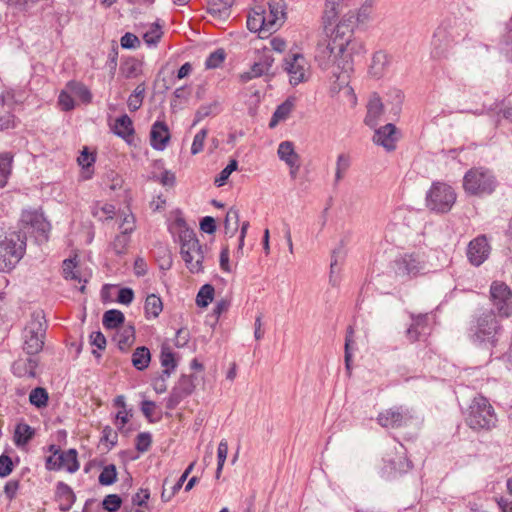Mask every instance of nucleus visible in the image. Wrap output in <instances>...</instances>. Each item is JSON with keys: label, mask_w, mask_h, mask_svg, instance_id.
Returning <instances> with one entry per match:
<instances>
[{"label": "nucleus", "mask_w": 512, "mask_h": 512, "mask_svg": "<svg viewBox=\"0 0 512 512\" xmlns=\"http://www.w3.org/2000/svg\"><path fill=\"white\" fill-rule=\"evenodd\" d=\"M13 124L11 104L6 103L4 97H0V129H7Z\"/></svg>", "instance_id": "obj_41"}, {"label": "nucleus", "mask_w": 512, "mask_h": 512, "mask_svg": "<svg viewBox=\"0 0 512 512\" xmlns=\"http://www.w3.org/2000/svg\"><path fill=\"white\" fill-rule=\"evenodd\" d=\"M206 136H207V130L206 129H201L194 137L193 139V143H192V146H191V153L192 154H197L199 152L202 151L203 149V146H204V141L206 139Z\"/></svg>", "instance_id": "obj_60"}, {"label": "nucleus", "mask_w": 512, "mask_h": 512, "mask_svg": "<svg viewBox=\"0 0 512 512\" xmlns=\"http://www.w3.org/2000/svg\"><path fill=\"white\" fill-rule=\"evenodd\" d=\"M144 308L147 318H157L163 310V303L161 298L155 294L148 295L145 300Z\"/></svg>", "instance_id": "obj_35"}, {"label": "nucleus", "mask_w": 512, "mask_h": 512, "mask_svg": "<svg viewBox=\"0 0 512 512\" xmlns=\"http://www.w3.org/2000/svg\"><path fill=\"white\" fill-rule=\"evenodd\" d=\"M180 255L186 268L192 274L204 272L203 262L207 246L202 245L193 230L184 228L180 234Z\"/></svg>", "instance_id": "obj_3"}, {"label": "nucleus", "mask_w": 512, "mask_h": 512, "mask_svg": "<svg viewBox=\"0 0 512 512\" xmlns=\"http://www.w3.org/2000/svg\"><path fill=\"white\" fill-rule=\"evenodd\" d=\"M163 32L161 30V27L154 23L151 25L150 29L143 35V39L145 41V43L149 46H152V45H156L161 36H162Z\"/></svg>", "instance_id": "obj_51"}, {"label": "nucleus", "mask_w": 512, "mask_h": 512, "mask_svg": "<svg viewBox=\"0 0 512 512\" xmlns=\"http://www.w3.org/2000/svg\"><path fill=\"white\" fill-rule=\"evenodd\" d=\"M76 269V264L72 259H66L63 262V275L66 279L75 280L81 282L78 271Z\"/></svg>", "instance_id": "obj_55"}, {"label": "nucleus", "mask_w": 512, "mask_h": 512, "mask_svg": "<svg viewBox=\"0 0 512 512\" xmlns=\"http://www.w3.org/2000/svg\"><path fill=\"white\" fill-rule=\"evenodd\" d=\"M200 229L208 234H213L216 231V223L213 217L206 216L200 222Z\"/></svg>", "instance_id": "obj_63"}, {"label": "nucleus", "mask_w": 512, "mask_h": 512, "mask_svg": "<svg viewBox=\"0 0 512 512\" xmlns=\"http://www.w3.org/2000/svg\"><path fill=\"white\" fill-rule=\"evenodd\" d=\"M497 422L496 414L488 399L484 396L475 397L468 409L466 423L472 429H491Z\"/></svg>", "instance_id": "obj_5"}, {"label": "nucleus", "mask_w": 512, "mask_h": 512, "mask_svg": "<svg viewBox=\"0 0 512 512\" xmlns=\"http://www.w3.org/2000/svg\"><path fill=\"white\" fill-rule=\"evenodd\" d=\"M397 140L396 127L391 123L377 129L373 136L374 143L384 147L387 151H393L396 148Z\"/></svg>", "instance_id": "obj_22"}, {"label": "nucleus", "mask_w": 512, "mask_h": 512, "mask_svg": "<svg viewBox=\"0 0 512 512\" xmlns=\"http://www.w3.org/2000/svg\"><path fill=\"white\" fill-rule=\"evenodd\" d=\"M454 189L443 182H434L426 194V207L435 213H448L456 202Z\"/></svg>", "instance_id": "obj_8"}, {"label": "nucleus", "mask_w": 512, "mask_h": 512, "mask_svg": "<svg viewBox=\"0 0 512 512\" xmlns=\"http://www.w3.org/2000/svg\"><path fill=\"white\" fill-rule=\"evenodd\" d=\"M268 6V11L263 9V15L266 21V31L268 34H272L284 23L286 5L284 0H270Z\"/></svg>", "instance_id": "obj_17"}, {"label": "nucleus", "mask_w": 512, "mask_h": 512, "mask_svg": "<svg viewBox=\"0 0 512 512\" xmlns=\"http://www.w3.org/2000/svg\"><path fill=\"white\" fill-rule=\"evenodd\" d=\"M294 109V101L290 98H288L287 100H285L282 104H280L270 122H269V127L270 128H274L277 126V124L281 121H285L291 114V112L293 111Z\"/></svg>", "instance_id": "obj_31"}, {"label": "nucleus", "mask_w": 512, "mask_h": 512, "mask_svg": "<svg viewBox=\"0 0 512 512\" xmlns=\"http://www.w3.org/2000/svg\"><path fill=\"white\" fill-rule=\"evenodd\" d=\"M34 355L17 359L12 365V371L17 377L34 378L38 361Z\"/></svg>", "instance_id": "obj_25"}, {"label": "nucleus", "mask_w": 512, "mask_h": 512, "mask_svg": "<svg viewBox=\"0 0 512 512\" xmlns=\"http://www.w3.org/2000/svg\"><path fill=\"white\" fill-rule=\"evenodd\" d=\"M350 167V157L347 154H339L336 161L335 182L341 181Z\"/></svg>", "instance_id": "obj_46"}, {"label": "nucleus", "mask_w": 512, "mask_h": 512, "mask_svg": "<svg viewBox=\"0 0 512 512\" xmlns=\"http://www.w3.org/2000/svg\"><path fill=\"white\" fill-rule=\"evenodd\" d=\"M68 91L73 95V98H78L83 103H90L92 100V94L90 90L83 83L77 81H69L67 83Z\"/></svg>", "instance_id": "obj_34"}, {"label": "nucleus", "mask_w": 512, "mask_h": 512, "mask_svg": "<svg viewBox=\"0 0 512 512\" xmlns=\"http://www.w3.org/2000/svg\"><path fill=\"white\" fill-rule=\"evenodd\" d=\"M237 168H238V162L235 159L230 160L228 165L215 178L214 182H215L216 186H218V187L223 186L226 183L229 176L231 175V173L234 172L235 170H237Z\"/></svg>", "instance_id": "obj_50"}, {"label": "nucleus", "mask_w": 512, "mask_h": 512, "mask_svg": "<svg viewBox=\"0 0 512 512\" xmlns=\"http://www.w3.org/2000/svg\"><path fill=\"white\" fill-rule=\"evenodd\" d=\"M20 228L23 231L21 234L25 237L26 234H30L36 241L44 242L48 239L50 224L41 212L29 209L21 214Z\"/></svg>", "instance_id": "obj_9"}, {"label": "nucleus", "mask_w": 512, "mask_h": 512, "mask_svg": "<svg viewBox=\"0 0 512 512\" xmlns=\"http://www.w3.org/2000/svg\"><path fill=\"white\" fill-rule=\"evenodd\" d=\"M122 504V499L117 494L107 495L103 502V508L108 512H116Z\"/></svg>", "instance_id": "obj_54"}, {"label": "nucleus", "mask_w": 512, "mask_h": 512, "mask_svg": "<svg viewBox=\"0 0 512 512\" xmlns=\"http://www.w3.org/2000/svg\"><path fill=\"white\" fill-rule=\"evenodd\" d=\"M125 317L120 310L111 309L104 313L102 323L106 329H115L124 323Z\"/></svg>", "instance_id": "obj_36"}, {"label": "nucleus", "mask_w": 512, "mask_h": 512, "mask_svg": "<svg viewBox=\"0 0 512 512\" xmlns=\"http://www.w3.org/2000/svg\"><path fill=\"white\" fill-rule=\"evenodd\" d=\"M283 69L294 86L308 80L310 65L301 53L288 54L283 60Z\"/></svg>", "instance_id": "obj_14"}, {"label": "nucleus", "mask_w": 512, "mask_h": 512, "mask_svg": "<svg viewBox=\"0 0 512 512\" xmlns=\"http://www.w3.org/2000/svg\"><path fill=\"white\" fill-rule=\"evenodd\" d=\"M49 450L52 454L46 459V468L48 470H66L69 473H75L79 469L77 451L75 449L62 451L55 445H51Z\"/></svg>", "instance_id": "obj_13"}, {"label": "nucleus", "mask_w": 512, "mask_h": 512, "mask_svg": "<svg viewBox=\"0 0 512 512\" xmlns=\"http://www.w3.org/2000/svg\"><path fill=\"white\" fill-rule=\"evenodd\" d=\"M26 239L21 231H13L0 240V271L13 269L22 259L26 249Z\"/></svg>", "instance_id": "obj_4"}, {"label": "nucleus", "mask_w": 512, "mask_h": 512, "mask_svg": "<svg viewBox=\"0 0 512 512\" xmlns=\"http://www.w3.org/2000/svg\"><path fill=\"white\" fill-rule=\"evenodd\" d=\"M29 400L34 406L41 408L47 405L48 393L44 388L37 387L29 395Z\"/></svg>", "instance_id": "obj_47"}, {"label": "nucleus", "mask_w": 512, "mask_h": 512, "mask_svg": "<svg viewBox=\"0 0 512 512\" xmlns=\"http://www.w3.org/2000/svg\"><path fill=\"white\" fill-rule=\"evenodd\" d=\"M247 27L252 32H258L263 36L269 35L266 31V21L263 15L262 7H256L253 12L249 14L247 19Z\"/></svg>", "instance_id": "obj_28"}, {"label": "nucleus", "mask_w": 512, "mask_h": 512, "mask_svg": "<svg viewBox=\"0 0 512 512\" xmlns=\"http://www.w3.org/2000/svg\"><path fill=\"white\" fill-rule=\"evenodd\" d=\"M117 438V433L111 427H104L102 431L101 441H104L106 443H109L111 446H114L117 443Z\"/></svg>", "instance_id": "obj_62"}, {"label": "nucleus", "mask_w": 512, "mask_h": 512, "mask_svg": "<svg viewBox=\"0 0 512 512\" xmlns=\"http://www.w3.org/2000/svg\"><path fill=\"white\" fill-rule=\"evenodd\" d=\"M117 480V470L114 464L106 465L101 471L98 481L101 485L109 486Z\"/></svg>", "instance_id": "obj_45"}, {"label": "nucleus", "mask_w": 512, "mask_h": 512, "mask_svg": "<svg viewBox=\"0 0 512 512\" xmlns=\"http://www.w3.org/2000/svg\"><path fill=\"white\" fill-rule=\"evenodd\" d=\"M375 1L376 0H364L357 12L358 22L364 23L370 19Z\"/></svg>", "instance_id": "obj_53"}, {"label": "nucleus", "mask_w": 512, "mask_h": 512, "mask_svg": "<svg viewBox=\"0 0 512 512\" xmlns=\"http://www.w3.org/2000/svg\"><path fill=\"white\" fill-rule=\"evenodd\" d=\"M497 185L493 173L486 168H472L466 172L463 178V188L470 195L491 194Z\"/></svg>", "instance_id": "obj_7"}, {"label": "nucleus", "mask_w": 512, "mask_h": 512, "mask_svg": "<svg viewBox=\"0 0 512 512\" xmlns=\"http://www.w3.org/2000/svg\"><path fill=\"white\" fill-rule=\"evenodd\" d=\"M218 103L213 102L208 105H202L196 112V120L195 123L203 120L204 118L210 116L211 114H214L217 110Z\"/></svg>", "instance_id": "obj_58"}, {"label": "nucleus", "mask_w": 512, "mask_h": 512, "mask_svg": "<svg viewBox=\"0 0 512 512\" xmlns=\"http://www.w3.org/2000/svg\"><path fill=\"white\" fill-rule=\"evenodd\" d=\"M12 156L9 153L0 154V188L7 183L11 173Z\"/></svg>", "instance_id": "obj_43"}, {"label": "nucleus", "mask_w": 512, "mask_h": 512, "mask_svg": "<svg viewBox=\"0 0 512 512\" xmlns=\"http://www.w3.org/2000/svg\"><path fill=\"white\" fill-rule=\"evenodd\" d=\"M239 226V212L235 208H230L226 214L224 221L225 233L233 236L238 230Z\"/></svg>", "instance_id": "obj_42"}, {"label": "nucleus", "mask_w": 512, "mask_h": 512, "mask_svg": "<svg viewBox=\"0 0 512 512\" xmlns=\"http://www.w3.org/2000/svg\"><path fill=\"white\" fill-rule=\"evenodd\" d=\"M151 360L150 351L147 347H138L132 355V364L138 370H144L148 367Z\"/></svg>", "instance_id": "obj_37"}, {"label": "nucleus", "mask_w": 512, "mask_h": 512, "mask_svg": "<svg viewBox=\"0 0 512 512\" xmlns=\"http://www.w3.org/2000/svg\"><path fill=\"white\" fill-rule=\"evenodd\" d=\"M214 292L215 290L212 285H203L196 296V304L199 307H207L214 298Z\"/></svg>", "instance_id": "obj_44"}, {"label": "nucleus", "mask_w": 512, "mask_h": 512, "mask_svg": "<svg viewBox=\"0 0 512 512\" xmlns=\"http://www.w3.org/2000/svg\"><path fill=\"white\" fill-rule=\"evenodd\" d=\"M501 326L493 311H487L478 316L470 326V339L474 345L485 349L489 355L497 344V334Z\"/></svg>", "instance_id": "obj_2"}, {"label": "nucleus", "mask_w": 512, "mask_h": 512, "mask_svg": "<svg viewBox=\"0 0 512 512\" xmlns=\"http://www.w3.org/2000/svg\"><path fill=\"white\" fill-rule=\"evenodd\" d=\"M228 454V443L226 440H221L218 449H217V469H216V478L218 479L220 477V474L222 472L224 463L226 461Z\"/></svg>", "instance_id": "obj_52"}, {"label": "nucleus", "mask_w": 512, "mask_h": 512, "mask_svg": "<svg viewBox=\"0 0 512 512\" xmlns=\"http://www.w3.org/2000/svg\"><path fill=\"white\" fill-rule=\"evenodd\" d=\"M13 470V463L8 455L2 454L0 456V477L8 476Z\"/></svg>", "instance_id": "obj_61"}, {"label": "nucleus", "mask_w": 512, "mask_h": 512, "mask_svg": "<svg viewBox=\"0 0 512 512\" xmlns=\"http://www.w3.org/2000/svg\"><path fill=\"white\" fill-rule=\"evenodd\" d=\"M114 132L126 139L134 134L133 122L128 115H122L115 120Z\"/></svg>", "instance_id": "obj_33"}, {"label": "nucleus", "mask_w": 512, "mask_h": 512, "mask_svg": "<svg viewBox=\"0 0 512 512\" xmlns=\"http://www.w3.org/2000/svg\"><path fill=\"white\" fill-rule=\"evenodd\" d=\"M353 336H354V329L352 326H349L346 331V337H345V367L348 373H351V361H352V354L350 351L351 343L353 342Z\"/></svg>", "instance_id": "obj_49"}, {"label": "nucleus", "mask_w": 512, "mask_h": 512, "mask_svg": "<svg viewBox=\"0 0 512 512\" xmlns=\"http://www.w3.org/2000/svg\"><path fill=\"white\" fill-rule=\"evenodd\" d=\"M412 417L409 409L400 406L392 407L381 412L377 417V421L384 428L396 429L407 425Z\"/></svg>", "instance_id": "obj_15"}, {"label": "nucleus", "mask_w": 512, "mask_h": 512, "mask_svg": "<svg viewBox=\"0 0 512 512\" xmlns=\"http://www.w3.org/2000/svg\"><path fill=\"white\" fill-rule=\"evenodd\" d=\"M115 341L117 342V345L120 350H127L135 341L134 327L131 325L123 327L115 335Z\"/></svg>", "instance_id": "obj_32"}, {"label": "nucleus", "mask_w": 512, "mask_h": 512, "mask_svg": "<svg viewBox=\"0 0 512 512\" xmlns=\"http://www.w3.org/2000/svg\"><path fill=\"white\" fill-rule=\"evenodd\" d=\"M46 327L43 311L33 312L23 331V349L28 355H36L43 349Z\"/></svg>", "instance_id": "obj_6"}, {"label": "nucleus", "mask_w": 512, "mask_h": 512, "mask_svg": "<svg viewBox=\"0 0 512 512\" xmlns=\"http://www.w3.org/2000/svg\"><path fill=\"white\" fill-rule=\"evenodd\" d=\"M390 473L401 474L408 472L411 468V462L407 459L403 452L396 453L395 457L386 460Z\"/></svg>", "instance_id": "obj_30"}, {"label": "nucleus", "mask_w": 512, "mask_h": 512, "mask_svg": "<svg viewBox=\"0 0 512 512\" xmlns=\"http://www.w3.org/2000/svg\"><path fill=\"white\" fill-rule=\"evenodd\" d=\"M145 90V85L143 83L139 84L135 88L133 94L129 96L127 105L131 112H135L141 107L145 95Z\"/></svg>", "instance_id": "obj_40"}, {"label": "nucleus", "mask_w": 512, "mask_h": 512, "mask_svg": "<svg viewBox=\"0 0 512 512\" xmlns=\"http://www.w3.org/2000/svg\"><path fill=\"white\" fill-rule=\"evenodd\" d=\"M160 360L161 365L164 368L163 375L166 376L167 378L170 377L171 373L175 370L177 366V362L174 357V354L168 347H162Z\"/></svg>", "instance_id": "obj_38"}, {"label": "nucleus", "mask_w": 512, "mask_h": 512, "mask_svg": "<svg viewBox=\"0 0 512 512\" xmlns=\"http://www.w3.org/2000/svg\"><path fill=\"white\" fill-rule=\"evenodd\" d=\"M226 53L224 49L219 48L212 52L206 59L205 66L207 69L218 68L225 60Z\"/></svg>", "instance_id": "obj_48"}, {"label": "nucleus", "mask_w": 512, "mask_h": 512, "mask_svg": "<svg viewBox=\"0 0 512 512\" xmlns=\"http://www.w3.org/2000/svg\"><path fill=\"white\" fill-rule=\"evenodd\" d=\"M333 76L336 80L331 86V92L333 94H339L340 97L346 99V104L354 107L357 103V97L352 87L349 86L350 72H333Z\"/></svg>", "instance_id": "obj_19"}, {"label": "nucleus", "mask_w": 512, "mask_h": 512, "mask_svg": "<svg viewBox=\"0 0 512 512\" xmlns=\"http://www.w3.org/2000/svg\"><path fill=\"white\" fill-rule=\"evenodd\" d=\"M490 301L499 317H512V290L502 281H493L490 286Z\"/></svg>", "instance_id": "obj_12"}, {"label": "nucleus", "mask_w": 512, "mask_h": 512, "mask_svg": "<svg viewBox=\"0 0 512 512\" xmlns=\"http://www.w3.org/2000/svg\"><path fill=\"white\" fill-rule=\"evenodd\" d=\"M490 246L485 236L473 239L467 249V257L471 264L480 266L489 256Z\"/></svg>", "instance_id": "obj_21"}, {"label": "nucleus", "mask_w": 512, "mask_h": 512, "mask_svg": "<svg viewBox=\"0 0 512 512\" xmlns=\"http://www.w3.org/2000/svg\"><path fill=\"white\" fill-rule=\"evenodd\" d=\"M453 26H439L432 37L431 41V57L436 60L447 59L450 51L459 37L455 36Z\"/></svg>", "instance_id": "obj_10"}, {"label": "nucleus", "mask_w": 512, "mask_h": 512, "mask_svg": "<svg viewBox=\"0 0 512 512\" xmlns=\"http://www.w3.org/2000/svg\"><path fill=\"white\" fill-rule=\"evenodd\" d=\"M277 155L289 167L291 178L295 179L299 173L301 162L299 154L295 151L294 143L291 141L281 142L278 146Z\"/></svg>", "instance_id": "obj_18"}, {"label": "nucleus", "mask_w": 512, "mask_h": 512, "mask_svg": "<svg viewBox=\"0 0 512 512\" xmlns=\"http://www.w3.org/2000/svg\"><path fill=\"white\" fill-rule=\"evenodd\" d=\"M389 65V57L384 51H377L373 54L371 63L369 65V74L375 78H380L384 75Z\"/></svg>", "instance_id": "obj_27"}, {"label": "nucleus", "mask_w": 512, "mask_h": 512, "mask_svg": "<svg viewBox=\"0 0 512 512\" xmlns=\"http://www.w3.org/2000/svg\"><path fill=\"white\" fill-rule=\"evenodd\" d=\"M152 443V436L148 432L139 433L136 437V449L144 453L149 450Z\"/></svg>", "instance_id": "obj_56"}, {"label": "nucleus", "mask_w": 512, "mask_h": 512, "mask_svg": "<svg viewBox=\"0 0 512 512\" xmlns=\"http://www.w3.org/2000/svg\"><path fill=\"white\" fill-rule=\"evenodd\" d=\"M34 430L25 423H20L16 426L14 441L17 446H23L27 444L33 437Z\"/></svg>", "instance_id": "obj_39"}, {"label": "nucleus", "mask_w": 512, "mask_h": 512, "mask_svg": "<svg viewBox=\"0 0 512 512\" xmlns=\"http://www.w3.org/2000/svg\"><path fill=\"white\" fill-rule=\"evenodd\" d=\"M384 105L378 96H372L367 105V115L365 117V123L370 127H375L378 123V119L382 114Z\"/></svg>", "instance_id": "obj_29"}, {"label": "nucleus", "mask_w": 512, "mask_h": 512, "mask_svg": "<svg viewBox=\"0 0 512 512\" xmlns=\"http://www.w3.org/2000/svg\"><path fill=\"white\" fill-rule=\"evenodd\" d=\"M326 38L318 42L315 50V61L322 70L337 73L351 72L352 56L364 50L361 41L353 38L354 29L350 19L343 18L328 32Z\"/></svg>", "instance_id": "obj_1"}, {"label": "nucleus", "mask_w": 512, "mask_h": 512, "mask_svg": "<svg viewBox=\"0 0 512 512\" xmlns=\"http://www.w3.org/2000/svg\"><path fill=\"white\" fill-rule=\"evenodd\" d=\"M120 43H121L122 48H125V49H135V48L140 47L139 38L130 32L125 33L121 37Z\"/></svg>", "instance_id": "obj_59"}, {"label": "nucleus", "mask_w": 512, "mask_h": 512, "mask_svg": "<svg viewBox=\"0 0 512 512\" xmlns=\"http://www.w3.org/2000/svg\"><path fill=\"white\" fill-rule=\"evenodd\" d=\"M55 498L59 504V509L63 512L69 511L76 500L73 490L64 482L57 483Z\"/></svg>", "instance_id": "obj_26"}, {"label": "nucleus", "mask_w": 512, "mask_h": 512, "mask_svg": "<svg viewBox=\"0 0 512 512\" xmlns=\"http://www.w3.org/2000/svg\"><path fill=\"white\" fill-rule=\"evenodd\" d=\"M196 388V377L193 375H183L172 389L167 399L166 407L174 409L183 399L191 395Z\"/></svg>", "instance_id": "obj_16"}, {"label": "nucleus", "mask_w": 512, "mask_h": 512, "mask_svg": "<svg viewBox=\"0 0 512 512\" xmlns=\"http://www.w3.org/2000/svg\"><path fill=\"white\" fill-rule=\"evenodd\" d=\"M502 50L505 53L507 60L512 61V29H509L504 37Z\"/></svg>", "instance_id": "obj_64"}, {"label": "nucleus", "mask_w": 512, "mask_h": 512, "mask_svg": "<svg viewBox=\"0 0 512 512\" xmlns=\"http://www.w3.org/2000/svg\"><path fill=\"white\" fill-rule=\"evenodd\" d=\"M170 140V132L167 124L162 121H156L150 131V144L159 151H162L167 146Z\"/></svg>", "instance_id": "obj_23"}, {"label": "nucleus", "mask_w": 512, "mask_h": 512, "mask_svg": "<svg viewBox=\"0 0 512 512\" xmlns=\"http://www.w3.org/2000/svg\"><path fill=\"white\" fill-rule=\"evenodd\" d=\"M58 102L61 108L65 111H69L74 108V98L72 93L68 91L67 86L61 91Z\"/></svg>", "instance_id": "obj_57"}, {"label": "nucleus", "mask_w": 512, "mask_h": 512, "mask_svg": "<svg viewBox=\"0 0 512 512\" xmlns=\"http://www.w3.org/2000/svg\"><path fill=\"white\" fill-rule=\"evenodd\" d=\"M119 228L121 232L114 238L111 243V248L116 255H123L127 252L130 242V233L134 230V217L132 215H126Z\"/></svg>", "instance_id": "obj_20"}, {"label": "nucleus", "mask_w": 512, "mask_h": 512, "mask_svg": "<svg viewBox=\"0 0 512 512\" xmlns=\"http://www.w3.org/2000/svg\"><path fill=\"white\" fill-rule=\"evenodd\" d=\"M274 58L270 53H264L258 61H256L248 72L241 75L243 81H248L262 75H267L272 68Z\"/></svg>", "instance_id": "obj_24"}, {"label": "nucleus", "mask_w": 512, "mask_h": 512, "mask_svg": "<svg viewBox=\"0 0 512 512\" xmlns=\"http://www.w3.org/2000/svg\"><path fill=\"white\" fill-rule=\"evenodd\" d=\"M397 275L414 278L428 271L425 256L420 252L406 253L395 260Z\"/></svg>", "instance_id": "obj_11"}]
</instances>
